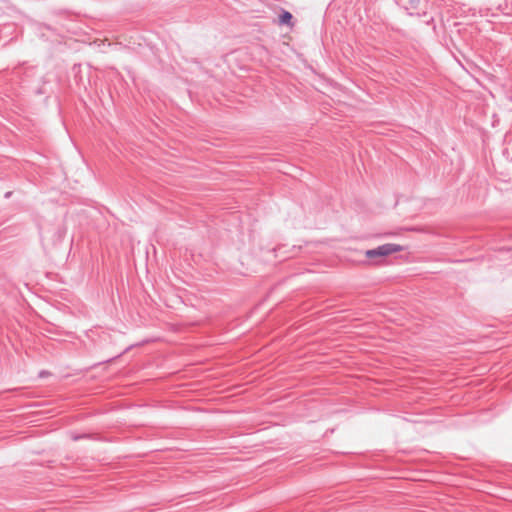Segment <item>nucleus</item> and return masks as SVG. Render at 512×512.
Segmentation results:
<instances>
[{
    "label": "nucleus",
    "mask_w": 512,
    "mask_h": 512,
    "mask_svg": "<svg viewBox=\"0 0 512 512\" xmlns=\"http://www.w3.org/2000/svg\"><path fill=\"white\" fill-rule=\"evenodd\" d=\"M88 437L87 435H76V436H73V440L77 441L79 439H82V438H86Z\"/></svg>",
    "instance_id": "3"
},
{
    "label": "nucleus",
    "mask_w": 512,
    "mask_h": 512,
    "mask_svg": "<svg viewBox=\"0 0 512 512\" xmlns=\"http://www.w3.org/2000/svg\"><path fill=\"white\" fill-rule=\"evenodd\" d=\"M404 250V247L395 244V243H386L383 245H380L374 249H369L365 251V256L371 260L373 263L378 264L379 261H377L378 258H384L391 254L398 253Z\"/></svg>",
    "instance_id": "1"
},
{
    "label": "nucleus",
    "mask_w": 512,
    "mask_h": 512,
    "mask_svg": "<svg viewBox=\"0 0 512 512\" xmlns=\"http://www.w3.org/2000/svg\"><path fill=\"white\" fill-rule=\"evenodd\" d=\"M11 194H12V192H10V191L5 193V198H9L11 196Z\"/></svg>",
    "instance_id": "4"
},
{
    "label": "nucleus",
    "mask_w": 512,
    "mask_h": 512,
    "mask_svg": "<svg viewBox=\"0 0 512 512\" xmlns=\"http://www.w3.org/2000/svg\"><path fill=\"white\" fill-rule=\"evenodd\" d=\"M292 19V14L286 10H283L282 13L279 15V23L282 25H291Z\"/></svg>",
    "instance_id": "2"
}]
</instances>
